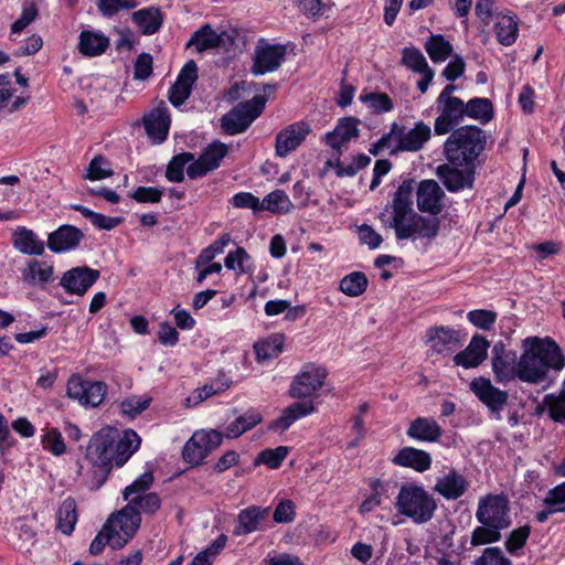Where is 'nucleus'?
Here are the masks:
<instances>
[{"label": "nucleus", "instance_id": "1", "mask_svg": "<svg viewBox=\"0 0 565 565\" xmlns=\"http://www.w3.org/2000/svg\"><path fill=\"white\" fill-rule=\"evenodd\" d=\"M414 179L405 180L394 192L392 201L380 214V220L393 228L397 241L435 239L440 231L438 215L444 210L445 192L434 179H424L417 186L416 204L413 207Z\"/></svg>", "mask_w": 565, "mask_h": 565}, {"label": "nucleus", "instance_id": "2", "mask_svg": "<svg viewBox=\"0 0 565 565\" xmlns=\"http://www.w3.org/2000/svg\"><path fill=\"white\" fill-rule=\"evenodd\" d=\"M486 131L475 125L461 126L452 130L444 142L443 152L447 164L437 168L438 177L451 167L456 177H469L475 171L476 161L486 149Z\"/></svg>", "mask_w": 565, "mask_h": 565}, {"label": "nucleus", "instance_id": "3", "mask_svg": "<svg viewBox=\"0 0 565 565\" xmlns=\"http://www.w3.org/2000/svg\"><path fill=\"white\" fill-rule=\"evenodd\" d=\"M522 348L519 359V380L522 382L541 383L548 371L559 372L565 366V356L551 338L527 337L522 341Z\"/></svg>", "mask_w": 565, "mask_h": 565}, {"label": "nucleus", "instance_id": "4", "mask_svg": "<svg viewBox=\"0 0 565 565\" xmlns=\"http://www.w3.org/2000/svg\"><path fill=\"white\" fill-rule=\"evenodd\" d=\"M395 508L399 514L411 519L415 524H424L434 518L437 502L424 487L406 483L398 491Z\"/></svg>", "mask_w": 565, "mask_h": 565}, {"label": "nucleus", "instance_id": "5", "mask_svg": "<svg viewBox=\"0 0 565 565\" xmlns=\"http://www.w3.org/2000/svg\"><path fill=\"white\" fill-rule=\"evenodd\" d=\"M266 99L255 96L252 100L239 104L221 118L222 129L228 135L245 131L249 125L262 114Z\"/></svg>", "mask_w": 565, "mask_h": 565}, {"label": "nucleus", "instance_id": "6", "mask_svg": "<svg viewBox=\"0 0 565 565\" xmlns=\"http://www.w3.org/2000/svg\"><path fill=\"white\" fill-rule=\"evenodd\" d=\"M223 434L215 429L199 430L185 443L182 457L185 462L199 466L223 441Z\"/></svg>", "mask_w": 565, "mask_h": 565}, {"label": "nucleus", "instance_id": "7", "mask_svg": "<svg viewBox=\"0 0 565 565\" xmlns=\"http://www.w3.org/2000/svg\"><path fill=\"white\" fill-rule=\"evenodd\" d=\"M479 523H488L501 529L511 524L510 504L504 494H488L479 499L476 511Z\"/></svg>", "mask_w": 565, "mask_h": 565}, {"label": "nucleus", "instance_id": "8", "mask_svg": "<svg viewBox=\"0 0 565 565\" xmlns=\"http://www.w3.org/2000/svg\"><path fill=\"white\" fill-rule=\"evenodd\" d=\"M140 522L139 511L129 503L118 513L113 514L106 523L107 526H111V532L115 534L110 536L111 547H124L139 529Z\"/></svg>", "mask_w": 565, "mask_h": 565}, {"label": "nucleus", "instance_id": "9", "mask_svg": "<svg viewBox=\"0 0 565 565\" xmlns=\"http://www.w3.org/2000/svg\"><path fill=\"white\" fill-rule=\"evenodd\" d=\"M117 437V430L110 427L94 434L87 445L86 458L94 466L109 470L111 462L115 461L114 447Z\"/></svg>", "mask_w": 565, "mask_h": 565}, {"label": "nucleus", "instance_id": "10", "mask_svg": "<svg viewBox=\"0 0 565 565\" xmlns=\"http://www.w3.org/2000/svg\"><path fill=\"white\" fill-rule=\"evenodd\" d=\"M107 394V385L100 381L83 380L79 375H72L67 382V395L78 401L83 406H99Z\"/></svg>", "mask_w": 565, "mask_h": 565}, {"label": "nucleus", "instance_id": "11", "mask_svg": "<svg viewBox=\"0 0 565 565\" xmlns=\"http://www.w3.org/2000/svg\"><path fill=\"white\" fill-rule=\"evenodd\" d=\"M327 375L328 372L323 366L306 364L294 377L289 387V395L292 398L312 396L323 386Z\"/></svg>", "mask_w": 565, "mask_h": 565}, {"label": "nucleus", "instance_id": "12", "mask_svg": "<svg viewBox=\"0 0 565 565\" xmlns=\"http://www.w3.org/2000/svg\"><path fill=\"white\" fill-rule=\"evenodd\" d=\"M286 53L285 45L270 44L265 40H259L254 51L252 73L264 75L277 71L285 61Z\"/></svg>", "mask_w": 565, "mask_h": 565}, {"label": "nucleus", "instance_id": "13", "mask_svg": "<svg viewBox=\"0 0 565 565\" xmlns=\"http://www.w3.org/2000/svg\"><path fill=\"white\" fill-rule=\"evenodd\" d=\"M438 116L434 121L437 136H444L455 130L465 119V102L462 99L436 100Z\"/></svg>", "mask_w": 565, "mask_h": 565}, {"label": "nucleus", "instance_id": "14", "mask_svg": "<svg viewBox=\"0 0 565 565\" xmlns=\"http://www.w3.org/2000/svg\"><path fill=\"white\" fill-rule=\"evenodd\" d=\"M100 273L88 266H77L66 270L60 280V286L71 295L84 296L99 279Z\"/></svg>", "mask_w": 565, "mask_h": 565}, {"label": "nucleus", "instance_id": "15", "mask_svg": "<svg viewBox=\"0 0 565 565\" xmlns=\"http://www.w3.org/2000/svg\"><path fill=\"white\" fill-rule=\"evenodd\" d=\"M492 370L498 382L519 379V360L516 352L505 348L503 341H498L492 348Z\"/></svg>", "mask_w": 565, "mask_h": 565}, {"label": "nucleus", "instance_id": "16", "mask_svg": "<svg viewBox=\"0 0 565 565\" xmlns=\"http://www.w3.org/2000/svg\"><path fill=\"white\" fill-rule=\"evenodd\" d=\"M397 143L395 151L417 152L431 137L430 127L424 121L415 122L413 128L397 124Z\"/></svg>", "mask_w": 565, "mask_h": 565}, {"label": "nucleus", "instance_id": "17", "mask_svg": "<svg viewBox=\"0 0 565 565\" xmlns=\"http://www.w3.org/2000/svg\"><path fill=\"white\" fill-rule=\"evenodd\" d=\"M270 515L269 507L249 505L237 514V524L233 530L235 536L264 531Z\"/></svg>", "mask_w": 565, "mask_h": 565}, {"label": "nucleus", "instance_id": "18", "mask_svg": "<svg viewBox=\"0 0 565 565\" xmlns=\"http://www.w3.org/2000/svg\"><path fill=\"white\" fill-rule=\"evenodd\" d=\"M470 390L491 413L500 414L508 403V392L495 387L489 379L481 376L473 379Z\"/></svg>", "mask_w": 565, "mask_h": 565}, {"label": "nucleus", "instance_id": "19", "mask_svg": "<svg viewBox=\"0 0 565 565\" xmlns=\"http://www.w3.org/2000/svg\"><path fill=\"white\" fill-rule=\"evenodd\" d=\"M426 337L430 350L438 354H450L462 344L460 331L449 327L438 326L429 328Z\"/></svg>", "mask_w": 565, "mask_h": 565}, {"label": "nucleus", "instance_id": "20", "mask_svg": "<svg viewBox=\"0 0 565 565\" xmlns=\"http://www.w3.org/2000/svg\"><path fill=\"white\" fill-rule=\"evenodd\" d=\"M225 143L213 141L202 151L201 156L186 167L188 177H201L220 167L222 159L227 154Z\"/></svg>", "mask_w": 565, "mask_h": 565}, {"label": "nucleus", "instance_id": "21", "mask_svg": "<svg viewBox=\"0 0 565 565\" xmlns=\"http://www.w3.org/2000/svg\"><path fill=\"white\" fill-rule=\"evenodd\" d=\"M310 126L303 121L294 122L276 136L275 150L279 157H286L296 150L310 134Z\"/></svg>", "mask_w": 565, "mask_h": 565}, {"label": "nucleus", "instance_id": "22", "mask_svg": "<svg viewBox=\"0 0 565 565\" xmlns=\"http://www.w3.org/2000/svg\"><path fill=\"white\" fill-rule=\"evenodd\" d=\"M143 127L147 135L154 142H162L167 139L170 128V114L164 102L143 116Z\"/></svg>", "mask_w": 565, "mask_h": 565}, {"label": "nucleus", "instance_id": "23", "mask_svg": "<svg viewBox=\"0 0 565 565\" xmlns=\"http://www.w3.org/2000/svg\"><path fill=\"white\" fill-rule=\"evenodd\" d=\"M85 235L73 225H62L47 236V247L51 252L61 254L77 248Z\"/></svg>", "mask_w": 565, "mask_h": 565}, {"label": "nucleus", "instance_id": "24", "mask_svg": "<svg viewBox=\"0 0 565 565\" xmlns=\"http://www.w3.org/2000/svg\"><path fill=\"white\" fill-rule=\"evenodd\" d=\"M198 79L196 63L191 60L180 71L175 83L169 92V100L174 106L182 105L190 96L192 87Z\"/></svg>", "mask_w": 565, "mask_h": 565}, {"label": "nucleus", "instance_id": "25", "mask_svg": "<svg viewBox=\"0 0 565 565\" xmlns=\"http://www.w3.org/2000/svg\"><path fill=\"white\" fill-rule=\"evenodd\" d=\"M489 348L490 342L483 335L475 334L468 347L457 353L452 361L455 365L465 369L477 367L487 359Z\"/></svg>", "mask_w": 565, "mask_h": 565}, {"label": "nucleus", "instance_id": "26", "mask_svg": "<svg viewBox=\"0 0 565 565\" xmlns=\"http://www.w3.org/2000/svg\"><path fill=\"white\" fill-rule=\"evenodd\" d=\"M468 488L467 478L451 468L447 473L437 478L433 489L446 500H457L466 493Z\"/></svg>", "mask_w": 565, "mask_h": 565}, {"label": "nucleus", "instance_id": "27", "mask_svg": "<svg viewBox=\"0 0 565 565\" xmlns=\"http://www.w3.org/2000/svg\"><path fill=\"white\" fill-rule=\"evenodd\" d=\"M392 462L395 466L409 468L422 473L430 469L433 458L429 452L423 449L407 446L397 451Z\"/></svg>", "mask_w": 565, "mask_h": 565}, {"label": "nucleus", "instance_id": "28", "mask_svg": "<svg viewBox=\"0 0 565 565\" xmlns=\"http://www.w3.org/2000/svg\"><path fill=\"white\" fill-rule=\"evenodd\" d=\"M360 120L353 117L341 118L335 128L328 132L324 137L326 143L341 153V148L350 142L352 139L359 137L360 130L358 125Z\"/></svg>", "mask_w": 565, "mask_h": 565}, {"label": "nucleus", "instance_id": "29", "mask_svg": "<svg viewBox=\"0 0 565 565\" xmlns=\"http://www.w3.org/2000/svg\"><path fill=\"white\" fill-rule=\"evenodd\" d=\"M443 433L441 426L434 417H416L406 430L411 439L426 443L438 441Z\"/></svg>", "mask_w": 565, "mask_h": 565}, {"label": "nucleus", "instance_id": "30", "mask_svg": "<svg viewBox=\"0 0 565 565\" xmlns=\"http://www.w3.org/2000/svg\"><path fill=\"white\" fill-rule=\"evenodd\" d=\"M316 407L311 401L296 402L286 407L281 415L273 420L269 430H287L296 420L312 414Z\"/></svg>", "mask_w": 565, "mask_h": 565}, {"label": "nucleus", "instance_id": "31", "mask_svg": "<svg viewBox=\"0 0 565 565\" xmlns=\"http://www.w3.org/2000/svg\"><path fill=\"white\" fill-rule=\"evenodd\" d=\"M109 46V39L99 31L84 30L79 34L77 49L87 57L102 55Z\"/></svg>", "mask_w": 565, "mask_h": 565}, {"label": "nucleus", "instance_id": "32", "mask_svg": "<svg viewBox=\"0 0 565 565\" xmlns=\"http://www.w3.org/2000/svg\"><path fill=\"white\" fill-rule=\"evenodd\" d=\"M371 162V158L364 153H361L352 159V161L344 166L340 162L339 156L334 160H327L322 170L323 174H335L337 177H352L360 172L363 168L367 167Z\"/></svg>", "mask_w": 565, "mask_h": 565}, {"label": "nucleus", "instance_id": "33", "mask_svg": "<svg viewBox=\"0 0 565 565\" xmlns=\"http://www.w3.org/2000/svg\"><path fill=\"white\" fill-rule=\"evenodd\" d=\"M140 443V437L132 429H126L121 437L118 436L114 447L116 466L122 467L139 448Z\"/></svg>", "mask_w": 565, "mask_h": 565}, {"label": "nucleus", "instance_id": "34", "mask_svg": "<svg viewBox=\"0 0 565 565\" xmlns=\"http://www.w3.org/2000/svg\"><path fill=\"white\" fill-rule=\"evenodd\" d=\"M132 21L137 24L141 33L154 34L162 25L163 17L159 8H143L132 13Z\"/></svg>", "mask_w": 565, "mask_h": 565}, {"label": "nucleus", "instance_id": "35", "mask_svg": "<svg viewBox=\"0 0 565 565\" xmlns=\"http://www.w3.org/2000/svg\"><path fill=\"white\" fill-rule=\"evenodd\" d=\"M226 32L217 33L210 25H204L198 30L188 43V46L194 45L199 52L220 47L225 44Z\"/></svg>", "mask_w": 565, "mask_h": 565}, {"label": "nucleus", "instance_id": "36", "mask_svg": "<svg viewBox=\"0 0 565 565\" xmlns=\"http://www.w3.org/2000/svg\"><path fill=\"white\" fill-rule=\"evenodd\" d=\"M494 109L492 102L486 97H475L465 103V117L486 125L492 120Z\"/></svg>", "mask_w": 565, "mask_h": 565}, {"label": "nucleus", "instance_id": "37", "mask_svg": "<svg viewBox=\"0 0 565 565\" xmlns=\"http://www.w3.org/2000/svg\"><path fill=\"white\" fill-rule=\"evenodd\" d=\"M494 32L500 44L505 46L512 45L519 32L515 17L510 14H497Z\"/></svg>", "mask_w": 565, "mask_h": 565}, {"label": "nucleus", "instance_id": "38", "mask_svg": "<svg viewBox=\"0 0 565 565\" xmlns=\"http://www.w3.org/2000/svg\"><path fill=\"white\" fill-rule=\"evenodd\" d=\"M77 519L78 514L75 500L73 498H66L57 511V530L65 535H71L74 531Z\"/></svg>", "mask_w": 565, "mask_h": 565}, {"label": "nucleus", "instance_id": "39", "mask_svg": "<svg viewBox=\"0 0 565 565\" xmlns=\"http://www.w3.org/2000/svg\"><path fill=\"white\" fill-rule=\"evenodd\" d=\"M284 337L281 334H273L269 338L255 343L254 349L259 362L268 361L277 358L282 352Z\"/></svg>", "mask_w": 565, "mask_h": 565}, {"label": "nucleus", "instance_id": "40", "mask_svg": "<svg viewBox=\"0 0 565 565\" xmlns=\"http://www.w3.org/2000/svg\"><path fill=\"white\" fill-rule=\"evenodd\" d=\"M367 284L364 273L353 271L341 279L340 290L347 296L358 297L366 290Z\"/></svg>", "mask_w": 565, "mask_h": 565}, {"label": "nucleus", "instance_id": "41", "mask_svg": "<svg viewBox=\"0 0 565 565\" xmlns=\"http://www.w3.org/2000/svg\"><path fill=\"white\" fill-rule=\"evenodd\" d=\"M425 49L433 62L446 61L452 53L451 44L443 35H433L425 44Z\"/></svg>", "mask_w": 565, "mask_h": 565}, {"label": "nucleus", "instance_id": "42", "mask_svg": "<svg viewBox=\"0 0 565 565\" xmlns=\"http://www.w3.org/2000/svg\"><path fill=\"white\" fill-rule=\"evenodd\" d=\"M480 524L481 525L477 526L471 533L470 543L472 546L495 543L501 540V531L503 529L488 523Z\"/></svg>", "mask_w": 565, "mask_h": 565}, {"label": "nucleus", "instance_id": "43", "mask_svg": "<svg viewBox=\"0 0 565 565\" xmlns=\"http://www.w3.org/2000/svg\"><path fill=\"white\" fill-rule=\"evenodd\" d=\"M289 452L288 447L278 446L276 448H267L260 451L255 461V466L265 465L270 469H277L281 466L282 461Z\"/></svg>", "mask_w": 565, "mask_h": 565}, {"label": "nucleus", "instance_id": "44", "mask_svg": "<svg viewBox=\"0 0 565 565\" xmlns=\"http://www.w3.org/2000/svg\"><path fill=\"white\" fill-rule=\"evenodd\" d=\"M291 207V202L286 193L281 190L273 191L262 201V211L271 213H287Z\"/></svg>", "mask_w": 565, "mask_h": 565}, {"label": "nucleus", "instance_id": "45", "mask_svg": "<svg viewBox=\"0 0 565 565\" xmlns=\"http://www.w3.org/2000/svg\"><path fill=\"white\" fill-rule=\"evenodd\" d=\"M397 122L391 125L390 131L383 135L370 148V153L379 156L380 153L387 151L390 156H397L401 151H395L397 143Z\"/></svg>", "mask_w": 565, "mask_h": 565}, {"label": "nucleus", "instance_id": "46", "mask_svg": "<svg viewBox=\"0 0 565 565\" xmlns=\"http://www.w3.org/2000/svg\"><path fill=\"white\" fill-rule=\"evenodd\" d=\"M12 244L22 254H35V236L31 230L18 227L12 234Z\"/></svg>", "mask_w": 565, "mask_h": 565}, {"label": "nucleus", "instance_id": "47", "mask_svg": "<svg viewBox=\"0 0 565 565\" xmlns=\"http://www.w3.org/2000/svg\"><path fill=\"white\" fill-rule=\"evenodd\" d=\"M402 64L415 73L430 68L424 54L416 47H405L402 52Z\"/></svg>", "mask_w": 565, "mask_h": 565}, {"label": "nucleus", "instance_id": "48", "mask_svg": "<svg viewBox=\"0 0 565 565\" xmlns=\"http://www.w3.org/2000/svg\"><path fill=\"white\" fill-rule=\"evenodd\" d=\"M128 503L132 504L139 511V514L141 512L153 514L159 510L161 500L157 493L148 492L145 494L131 497Z\"/></svg>", "mask_w": 565, "mask_h": 565}, {"label": "nucleus", "instance_id": "49", "mask_svg": "<svg viewBox=\"0 0 565 565\" xmlns=\"http://www.w3.org/2000/svg\"><path fill=\"white\" fill-rule=\"evenodd\" d=\"M360 100L377 114L388 113L393 109V102L385 93L362 94L360 95Z\"/></svg>", "mask_w": 565, "mask_h": 565}, {"label": "nucleus", "instance_id": "50", "mask_svg": "<svg viewBox=\"0 0 565 565\" xmlns=\"http://www.w3.org/2000/svg\"><path fill=\"white\" fill-rule=\"evenodd\" d=\"M544 403L548 407L550 417L561 424L565 423V388L558 395L548 394L544 397Z\"/></svg>", "mask_w": 565, "mask_h": 565}, {"label": "nucleus", "instance_id": "51", "mask_svg": "<svg viewBox=\"0 0 565 565\" xmlns=\"http://www.w3.org/2000/svg\"><path fill=\"white\" fill-rule=\"evenodd\" d=\"M151 397L143 395V396H129L125 398L121 404V413L124 415L129 416L130 418H135L139 414H141L145 409H147L150 406Z\"/></svg>", "mask_w": 565, "mask_h": 565}, {"label": "nucleus", "instance_id": "52", "mask_svg": "<svg viewBox=\"0 0 565 565\" xmlns=\"http://www.w3.org/2000/svg\"><path fill=\"white\" fill-rule=\"evenodd\" d=\"M226 388H228V385L223 383L205 384L202 387L196 388L190 396L186 397L185 405L188 407L196 406L207 397L213 396L220 392H224Z\"/></svg>", "mask_w": 565, "mask_h": 565}, {"label": "nucleus", "instance_id": "53", "mask_svg": "<svg viewBox=\"0 0 565 565\" xmlns=\"http://www.w3.org/2000/svg\"><path fill=\"white\" fill-rule=\"evenodd\" d=\"M530 533V525H523L511 531L504 543L507 551L512 555L516 554L525 545Z\"/></svg>", "mask_w": 565, "mask_h": 565}, {"label": "nucleus", "instance_id": "54", "mask_svg": "<svg viewBox=\"0 0 565 565\" xmlns=\"http://www.w3.org/2000/svg\"><path fill=\"white\" fill-rule=\"evenodd\" d=\"M153 482V475L151 471H146L140 475L131 484L127 486L122 492L124 499L129 500L131 495L145 494Z\"/></svg>", "mask_w": 565, "mask_h": 565}, {"label": "nucleus", "instance_id": "55", "mask_svg": "<svg viewBox=\"0 0 565 565\" xmlns=\"http://www.w3.org/2000/svg\"><path fill=\"white\" fill-rule=\"evenodd\" d=\"M468 320L479 329L490 330L497 320V313L491 310L477 309L467 315Z\"/></svg>", "mask_w": 565, "mask_h": 565}, {"label": "nucleus", "instance_id": "56", "mask_svg": "<svg viewBox=\"0 0 565 565\" xmlns=\"http://www.w3.org/2000/svg\"><path fill=\"white\" fill-rule=\"evenodd\" d=\"M194 161V154L191 152L174 156L167 167L166 177H183L185 166L189 167Z\"/></svg>", "mask_w": 565, "mask_h": 565}, {"label": "nucleus", "instance_id": "57", "mask_svg": "<svg viewBox=\"0 0 565 565\" xmlns=\"http://www.w3.org/2000/svg\"><path fill=\"white\" fill-rule=\"evenodd\" d=\"M98 10L104 17H113L121 9H132L135 0H96Z\"/></svg>", "mask_w": 565, "mask_h": 565}, {"label": "nucleus", "instance_id": "58", "mask_svg": "<svg viewBox=\"0 0 565 565\" xmlns=\"http://www.w3.org/2000/svg\"><path fill=\"white\" fill-rule=\"evenodd\" d=\"M475 565H511V561L499 547H487L475 561Z\"/></svg>", "mask_w": 565, "mask_h": 565}, {"label": "nucleus", "instance_id": "59", "mask_svg": "<svg viewBox=\"0 0 565 565\" xmlns=\"http://www.w3.org/2000/svg\"><path fill=\"white\" fill-rule=\"evenodd\" d=\"M42 445L45 450H49L55 456H60L65 452V444L63 437L56 429L49 430L42 437Z\"/></svg>", "mask_w": 565, "mask_h": 565}, {"label": "nucleus", "instance_id": "60", "mask_svg": "<svg viewBox=\"0 0 565 565\" xmlns=\"http://www.w3.org/2000/svg\"><path fill=\"white\" fill-rule=\"evenodd\" d=\"M17 530L19 531V540L22 542L20 544L21 550H25L26 552H31V548L35 544L34 532L32 530V521L28 519H21L18 522Z\"/></svg>", "mask_w": 565, "mask_h": 565}, {"label": "nucleus", "instance_id": "61", "mask_svg": "<svg viewBox=\"0 0 565 565\" xmlns=\"http://www.w3.org/2000/svg\"><path fill=\"white\" fill-rule=\"evenodd\" d=\"M115 173L110 162L106 158L96 156L92 159L85 177H111Z\"/></svg>", "mask_w": 565, "mask_h": 565}, {"label": "nucleus", "instance_id": "62", "mask_svg": "<svg viewBox=\"0 0 565 565\" xmlns=\"http://www.w3.org/2000/svg\"><path fill=\"white\" fill-rule=\"evenodd\" d=\"M232 204L238 209H250L253 212L262 211V201L249 192H239L232 198Z\"/></svg>", "mask_w": 565, "mask_h": 565}, {"label": "nucleus", "instance_id": "63", "mask_svg": "<svg viewBox=\"0 0 565 565\" xmlns=\"http://www.w3.org/2000/svg\"><path fill=\"white\" fill-rule=\"evenodd\" d=\"M543 502L544 505H553L558 512H565V482L551 489Z\"/></svg>", "mask_w": 565, "mask_h": 565}, {"label": "nucleus", "instance_id": "64", "mask_svg": "<svg viewBox=\"0 0 565 565\" xmlns=\"http://www.w3.org/2000/svg\"><path fill=\"white\" fill-rule=\"evenodd\" d=\"M162 191L153 186H138L131 198L139 203H158L161 201Z\"/></svg>", "mask_w": 565, "mask_h": 565}]
</instances>
